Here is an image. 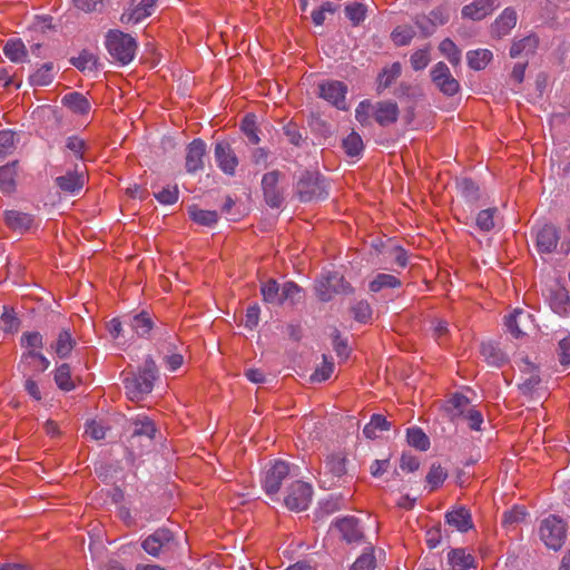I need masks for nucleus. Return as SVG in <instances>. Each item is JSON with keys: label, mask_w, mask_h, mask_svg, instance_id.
<instances>
[{"label": "nucleus", "mask_w": 570, "mask_h": 570, "mask_svg": "<svg viewBox=\"0 0 570 570\" xmlns=\"http://www.w3.org/2000/svg\"><path fill=\"white\" fill-rule=\"evenodd\" d=\"M158 368L151 356H147L138 373H132L124 380L126 395L130 401H140L154 389Z\"/></svg>", "instance_id": "1"}, {"label": "nucleus", "mask_w": 570, "mask_h": 570, "mask_svg": "<svg viewBox=\"0 0 570 570\" xmlns=\"http://www.w3.org/2000/svg\"><path fill=\"white\" fill-rule=\"evenodd\" d=\"M132 431L128 438V454L127 460L131 463L140 453H137L136 449L150 448L156 434V426L154 422L147 416H138L131 421Z\"/></svg>", "instance_id": "2"}, {"label": "nucleus", "mask_w": 570, "mask_h": 570, "mask_svg": "<svg viewBox=\"0 0 570 570\" xmlns=\"http://www.w3.org/2000/svg\"><path fill=\"white\" fill-rule=\"evenodd\" d=\"M296 194L301 202L323 200L327 198V184L317 171L302 173L296 184Z\"/></svg>", "instance_id": "3"}, {"label": "nucleus", "mask_w": 570, "mask_h": 570, "mask_svg": "<svg viewBox=\"0 0 570 570\" xmlns=\"http://www.w3.org/2000/svg\"><path fill=\"white\" fill-rule=\"evenodd\" d=\"M106 47L115 60L121 65H128L135 57L137 42L128 33L110 30L107 35Z\"/></svg>", "instance_id": "4"}, {"label": "nucleus", "mask_w": 570, "mask_h": 570, "mask_svg": "<svg viewBox=\"0 0 570 570\" xmlns=\"http://www.w3.org/2000/svg\"><path fill=\"white\" fill-rule=\"evenodd\" d=\"M539 532L541 540L549 549L557 551L566 543L567 524L557 515H549L542 520Z\"/></svg>", "instance_id": "5"}, {"label": "nucleus", "mask_w": 570, "mask_h": 570, "mask_svg": "<svg viewBox=\"0 0 570 570\" xmlns=\"http://www.w3.org/2000/svg\"><path fill=\"white\" fill-rule=\"evenodd\" d=\"M176 546L175 535L167 528L157 529L141 542L144 551L155 558L173 552Z\"/></svg>", "instance_id": "6"}, {"label": "nucleus", "mask_w": 570, "mask_h": 570, "mask_svg": "<svg viewBox=\"0 0 570 570\" xmlns=\"http://www.w3.org/2000/svg\"><path fill=\"white\" fill-rule=\"evenodd\" d=\"M352 287L338 273H328L315 284V292L322 302H328L334 294L352 293Z\"/></svg>", "instance_id": "7"}, {"label": "nucleus", "mask_w": 570, "mask_h": 570, "mask_svg": "<svg viewBox=\"0 0 570 570\" xmlns=\"http://www.w3.org/2000/svg\"><path fill=\"white\" fill-rule=\"evenodd\" d=\"M312 495V485L297 480L288 487L284 503L292 511H303L308 508Z\"/></svg>", "instance_id": "8"}, {"label": "nucleus", "mask_w": 570, "mask_h": 570, "mask_svg": "<svg viewBox=\"0 0 570 570\" xmlns=\"http://www.w3.org/2000/svg\"><path fill=\"white\" fill-rule=\"evenodd\" d=\"M431 79L435 87L445 96L452 97L460 90L459 81L452 76L444 62H438L431 69Z\"/></svg>", "instance_id": "9"}, {"label": "nucleus", "mask_w": 570, "mask_h": 570, "mask_svg": "<svg viewBox=\"0 0 570 570\" xmlns=\"http://www.w3.org/2000/svg\"><path fill=\"white\" fill-rule=\"evenodd\" d=\"M282 176V173L275 169L264 174L262 178L264 199L272 208H279L284 202L283 190L278 186Z\"/></svg>", "instance_id": "10"}, {"label": "nucleus", "mask_w": 570, "mask_h": 570, "mask_svg": "<svg viewBox=\"0 0 570 570\" xmlns=\"http://www.w3.org/2000/svg\"><path fill=\"white\" fill-rule=\"evenodd\" d=\"M289 474V465L285 461H275L266 471L263 480V489L268 495L276 494L284 479Z\"/></svg>", "instance_id": "11"}, {"label": "nucleus", "mask_w": 570, "mask_h": 570, "mask_svg": "<svg viewBox=\"0 0 570 570\" xmlns=\"http://www.w3.org/2000/svg\"><path fill=\"white\" fill-rule=\"evenodd\" d=\"M207 155V145L200 139L196 138L186 147V161L185 167L188 174H195L204 169L205 157Z\"/></svg>", "instance_id": "12"}, {"label": "nucleus", "mask_w": 570, "mask_h": 570, "mask_svg": "<svg viewBox=\"0 0 570 570\" xmlns=\"http://www.w3.org/2000/svg\"><path fill=\"white\" fill-rule=\"evenodd\" d=\"M215 160L219 169L228 175L234 176L236 171V167L238 166V158L234 150L232 149L229 142L227 141H218L215 145L214 150Z\"/></svg>", "instance_id": "13"}, {"label": "nucleus", "mask_w": 570, "mask_h": 570, "mask_svg": "<svg viewBox=\"0 0 570 570\" xmlns=\"http://www.w3.org/2000/svg\"><path fill=\"white\" fill-rule=\"evenodd\" d=\"M156 0H130L128 9L121 14L122 23H139L151 16Z\"/></svg>", "instance_id": "14"}, {"label": "nucleus", "mask_w": 570, "mask_h": 570, "mask_svg": "<svg viewBox=\"0 0 570 570\" xmlns=\"http://www.w3.org/2000/svg\"><path fill=\"white\" fill-rule=\"evenodd\" d=\"M320 97L331 102L338 109H345V95L347 87L337 80H330L318 86Z\"/></svg>", "instance_id": "15"}, {"label": "nucleus", "mask_w": 570, "mask_h": 570, "mask_svg": "<svg viewBox=\"0 0 570 570\" xmlns=\"http://www.w3.org/2000/svg\"><path fill=\"white\" fill-rule=\"evenodd\" d=\"M6 225L14 233L24 234L29 232L35 224V216L16 209H9L3 213Z\"/></svg>", "instance_id": "16"}, {"label": "nucleus", "mask_w": 570, "mask_h": 570, "mask_svg": "<svg viewBox=\"0 0 570 570\" xmlns=\"http://www.w3.org/2000/svg\"><path fill=\"white\" fill-rule=\"evenodd\" d=\"M400 110L397 104L391 100H382L374 104V119L382 126L387 127L399 119Z\"/></svg>", "instance_id": "17"}, {"label": "nucleus", "mask_w": 570, "mask_h": 570, "mask_svg": "<svg viewBox=\"0 0 570 570\" xmlns=\"http://www.w3.org/2000/svg\"><path fill=\"white\" fill-rule=\"evenodd\" d=\"M56 186L66 194L78 195L85 185V177L77 170H69L55 179Z\"/></svg>", "instance_id": "18"}, {"label": "nucleus", "mask_w": 570, "mask_h": 570, "mask_svg": "<svg viewBox=\"0 0 570 570\" xmlns=\"http://www.w3.org/2000/svg\"><path fill=\"white\" fill-rule=\"evenodd\" d=\"M558 229L550 224H546L537 232V248L540 253H552L559 242Z\"/></svg>", "instance_id": "19"}, {"label": "nucleus", "mask_w": 570, "mask_h": 570, "mask_svg": "<svg viewBox=\"0 0 570 570\" xmlns=\"http://www.w3.org/2000/svg\"><path fill=\"white\" fill-rule=\"evenodd\" d=\"M517 18L515 10L512 8L504 9L491 26L492 36L500 39L509 35L517 24Z\"/></svg>", "instance_id": "20"}, {"label": "nucleus", "mask_w": 570, "mask_h": 570, "mask_svg": "<svg viewBox=\"0 0 570 570\" xmlns=\"http://www.w3.org/2000/svg\"><path fill=\"white\" fill-rule=\"evenodd\" d=\"M335 525L342 533L343 539L348 543L360 542L363 539V532L358 527V520L354 517L337 519Z\"/></svg>", "instance_id": "21"}, {"label": "nucleus", "mask_w": 570, "mask_h": 570, "mask_svg": "<svg viewBox=\"0 0 570 570\" xmlns=\"http://www.w3.org/2000/svg\"><path fill=\"white\" fill-rule=\"evenodd\" d=\"M445 522L460 532H466L473 527L471 513L464 507L446 512Z\"/></svg>", "instance_id": "22"}, {"label": "nucleus", "mask_w": 570, "mask_h": 570, "mask_svg": "<svg viewBox=\"0 0 570 570\" xmlns=\"http://www.w3.org/2000/svg\"><path fill=\"white\" fill-rule=\"evenodd\" d=\"M126 323H128L131 330L139 337L144 338L149 335V333L155 326L151 315L146 311H141L140 313L128 316V321H126Z\"/></svg>", "instance_id": "23"}, {"label": "nucleus", "mask_w": 570, "mask_h": 570, "mask_svg": "<svg viewBox=\"0 0 570 570\" xmlns=\"http://www.w3.org/2000/svg\"><path fill=\"white\" fill-rule=\"evenodd\" d=\"M480 354L488 365L501 367L508 362V356L493 342H483L480 346Z\"/></svg>", "instance_id": "24"}, {"label": "nucleus", "mask_w": 570, "mask_h": 570, "mask_svg": "<svg viewBox=\"0 0 570 570\" xmlns=\"http://www.w3.org/2000/svg\"><path fill=\"white\" fill-rule=\"evenodd\" d=\"M493 10V0H475L462 8V16L475 21L482 20Z\"/></svg>", "instance_id": "25"}, {"label": "nucleus", "mask_w": 570, "mask_h": 570, "mask_svg": "<svg viewBox=\"0 0 570 570\" xmlns=\"http://www.w3.org/2000/svg\"><path fill=\"white\" fill-rule=\"evenodd\" d=\"M549 292V301L552 311L559 315L567 314L570 301L568 291L560 285H556L554 287H551Z\"/></svg>", "instance_id": "26"}, {"label": "nucleus", "mask_w": 570, "mask_h": 570, "mask_svg": "<svg viewBox=\"0 0 570 570\" xmlns=\"http://www.w3.org/2000/svg\"><path fill=\"white\" fill-rule=\"evenodd\" d=\"M539 46V38L531 33L520 40H514L510 48L511 58H517L521 55H533Z\"/></svg>", "instance_id": "27"}, {"label": "nucleus", "mask_w": 570, "mask_h": 570, "mask_svg": "<svg viewBox=\"0 0 570 570\" xmlns=\"http://www.w3.org/2000/svg\"><path fill=\"white\" fill-rule=\"evenodd\" d=\"M523 363L524 366L521 368V371L524 374H529V376L519 384V390L522 394L528 395L537 389L541 382V379L537 373V367L528 358H524Z\"/></svg>", "instance_id": "28"}, {"label": "nucleus", "mask_w": 570, "mask_h": 570, "mask_svg": "<svg viewBox=\"0 0 570 570\" xmlns=\"http://www.w3.org/2000/svg\"><path fill=\"white\" fill-rule=\"evenodd\" d=\"M61 102L75 114L86 115L90 110L89 100L78 91L65 95Z\"/></svg>", "instance_id": "29"}, {"label": "nucleus", "mask_w": 570, "mask_h": 570, "mask_svg": "<svg viewBox=\"0 0 570 570\" xmlns=\"http://www.w3.org/2000/svg\"><path fill=\"white\" fill-rule=\"evenodd\" d=\"M456 187L460 195L470 204H476L481 198L479 185L471 178H461L456 180Z\"/></svg>", "instance_id": "30"}, {"label": "nucleus", "mask_w": 570, "mask_h": 570, "mask_svg": "<svg viewBox=\"0 0 570 570\" xmlns=\"http://www.w3.org/2000/svg\"><path fill=\"white\" fill-rule=\"evenodd\" d=\"M448 562L454 570H469L474 566V558L464 549H452L448 553Z\"/></svg>", "instance_id": "31"}, {"label": "nucleus", "mask_w": 570, "mask_h": 570, "mask_svg": "<svg viewBox=\"0 0 570 570\" xmlns=\"http://www.w3.org/2000/svg\"><path fill=\"white\" fill-rule=\"evenodd\" d=\"M391 428V422L382 414H373L370 422L364 426L363 434L367 439L377 438V432L387 431Z\"/></svg>", "instance_id": "32"}, {"label": "nucleus", "mask_w": 570, "mask_h": 570, "mask_svg": "<svg viewBox=\"0 0 570 570\" xmlns=\"http://www.w3.org/2000/svg\"><path fill=\"white\" fill-rule=\"evenodd\" d=\"M402 72V66L400 62H393L390 67L384 68L377 77V90L381 92L382 90L389 88L400 76Z\"/></svg>", "instance_id": "33"}, {"label": "nucleus", "mask_w": 570, "mask_h": 570, "mask_svg": "<svg viewBox=\"0 0 570 570\" xmlns=\"http://www.w3.org/2000/svg\"><path fill=\"white\" fill-rule=\"evenodd\" d=\"M4 56L12 62H22L27 57V49L21 39H9L3 47Z\"/></svg>", "instance_id": "34"}, {"label": "nucleus", "mask_w": 570, "mask_h": 570, "mask_svg": "<svg viewBox=\"0 0 570 570\" xmlns=\"http://www.w3.org/2000/svg\"><path fill=\"white\" fill-rule=\"evenodd\" d=\"M55 66L52 62L43 63L30 77L29 82L31 86H48L55 78Z\"/></svg>", "instance_id": "35"}, {"label": "nucleus", "mask_w": 570, "mask_h": 570, "mask_svg": "<svg viewBox=\"0 0 570 570\" xmlns=\"http://www.w3.org/2000/svg\"><path fill=\"white\" fill-rule=\"evenodd\" d=\"M263 301L268 304L282 305V288L275 279H268L261 285Z\"/></svg>", "instance_id": "36"}, {"label": "nucleus", "mask_w": 570, "mask_h": 570, "mask_svg": "<svg viewBox=\"0 0 570 570\" xmlns=\"http://www.w3.org/2000/svg\"><path fill=\"white\" fill-rule=\"evenodd\" d=\"M75 345L76 341L72 338L70 332L68 330H62L59 333L56 344L52 346V348L60 358H66L70 355Z\"/></svg>", "instance_id": "37"}, {"label": "nucleus", "mask_w": 570, "mask_h": 570, "mask_svg": "<svg viewBox=\"0 0 570 570\" xmlns=\"http://www.w3.org/2000/svg\"><path fill=\"white\" fill-rule=\"evenodd\" d=\"M16 165L17 161H12L0 167V190L10 194L16 188Z\"/></svg>", "instance_id": "38"}, {"label": "nucleus", "mask_w": 570, "mask_h": 570, "mask_svg": "<svg viewBox=\"0 0 570 570\" xmlns=\"http://www.w3.org/2000/svg\"><path fill=\"white\" fill-rule=\"evenodd\" d=\"M468 65L473 70H482L492 59V52L488 49L471 50L466 53Z\"/></svg>", "instance_id": "39"}, {"label": "nucleus", "mask_w": 570, "mask_h": 570, "mask_svg": "<svg viewBox=\"0 0 570 570\" xmlns=\"http://www.w3.org/2000/svg\"><path fill=\"white\" fill-rule=\"evenodd\" d=\"M188 213L191 220L202 226L212 227L218 220V214L215 210H205L193 206L189 208Z\"/></svg>", "instance_id": "40"}, {"label": "nucleus", "mask_w": 570, "mask_h": 570, "mask_svg": "<svg viewBox=\"0 0 570 570\" xmlns=\"http://www.w3.org/2000/svg\"><path fill=\"white\" fill-rule=\"evenodd\" d=\"M401 286L400 279L391 274H377L375 278L368 284L371 292L377 293L384 288H394Z\"/></svg>", "instance_id": "41"}, {"label": "nucleus", "mask_w": 570, "mask_h": 570, "mask_svg": "<svg viewBox=\"0 0 570 570\" xmlns=\"http://www.w3.org/2000/svg\"><path fill=\"white\" fill-rule=\"evenodd\" d=\"M528 317H530V315L522 309H515L513 313L507 316L505 326L515 338L522 337L524 335V332L520 328V324L522 323L523 318Z\"/></svg>", "instance_id": "42"}, {"label": "nucleus", "mask_w": 570, "mask_h": 570, "mask_svg": "<svg viewBox=\"0 0 570 570\" xmlns=\"http://www.w3.org/2000/svg\"><path fill=\"white\" fill-rule=\"evenodd\" d=\"M344 12L353 26H358L366 18L367 7L361 2H351L345 6Z\"/></svg>", "instance_id": "43"}, {"label": "nucleus", "mask_w": 570, "mask_h": 570, "mask_svg": "<svg viewBox=\"0 0 570 570\" xmlns=\"http://www.w3.org/2000/svg\"><path fill=\"white\" fill-rule=\"evenodd\" d=\"M70 62L80 71L95 70L98 68V58L87 50L81 51L78 57H72Z\"/></svg>", "instance_id": "44"}, {"label": "nucleus", "mask_w": 570, "mask_h": 570, "mask_svg": "<svg viewBox=\"0 0 570 570\" xmlns=\"http://www.w3.org/2000/svg\"><path fill=\"white\" fill-rule=\"evenodd\" d=\"M406 438L407 443L420 451H425L430 446V440L428 435L420 428L407 429Z\"/></svg>", "instance_id": "45"}, {"label": "nucleus", "mask_w": 570, "mask_h": 570, "mask_svg": "<svg viewBox=\"0 0 570 570\" xmlns=\"http://www.w3.org/2000/svg\"><path fill=\"white\" fill-rule=\"evenodd\" d=\"M55 382L60 390L68 392L75 389V383L71 380V371L69 364L63 363L56 370Z\"/></svg>", "instance_id": "46"}, {"label": "nucleus", "mask_w": 570, "mask_h": 570, "mask_svg": "<svg viewBox=\"0 0 570 570\" xmlns=\"http://www.w3.org/2000/svg\"><path fill=\"white\" fill-rule=\"evenodd\" d=\"M343 148L347 156L357 157L362 154L364 145L361 136L352 131L346 138L343 139Z\"/></svg>", "instance_id": "47"}, {"label": "nucleus", "mask_w": 570, "mask_h": 570, "mask_svg": "<svg viewBox=\"0 0 570 570\" xmlns=\"http://www.w3.org/2000/svg\"><path fill=\"white\" fill-rule=\"evenodd\" d=\"M283 132L287 140L296 147H302L306 140V131L301 129L295 122L286 124L283 127Z\"/></svg>", "instance_id": "48"}, {"label": "nucleus", "mask_w": 570, "mask_h": 570, "mask_svg": "<svg viewBox=\"0 0 570 570\" xmlns=\"http://www.w3.org/2000/svg\"><path fill=\"white\" fill-rule=\"evenodd\" d=\"M498 213V208H487L483 210H480L475 218V224L478 228L482 232H490L494 228V216Z\"/></svg>", "instance_id": "49"}, {"label": "nucleus", "mask_w": 570, "mask_h": 570, "mask_svg": "<svg viewBox=\"0 0 570 570\" xmlns=\"http://www.w3.org/2000/svg\"><path fill=\"white\" fill-rule=\"evenodd\" d=\"M446 478L448 472L440 464L433 463L426 474L425 481L430 485V490L434 491L443 484Z\"/></svg>", "instance_id": "50"}, {"label": "nucleus", "mask_w": 570, "mask_h": 570, "mask_svg": "<svg viewBox=\"0 0 570 570\" xmlns=\"http://www.w3.org/2000/svg\"><path fill=\"white\" fill-rule=\"evenodd\" d=\"M17 144V134L13 130H0V157H6L13 153Z\"/></svg>", "instance_id": "51"}, {"label": "nucleus", "mask_w": 570, "mask_h": 570, "mask_svg": "<svg viewBox=\"0 0 570 570\" xmlns=\"http://www.w3.org/2000/svg\"><path fill=\"white\" fill-rule=\"evenodd\" d=\"M374 548L371 546L355 560L350 570H374Z\"/></svg>", "instance_id": "52"}, {"label": "nucleus", "mask_w": 570, "mask_h": 570, "mask_svg": "<svg viewBox=\"0 0 570 570\" xmlns=\"http://www.w3.org/2000/svg\"><path fill=\"white\" fill-rule=\"evenodd\" d=\"M440 51L448 58L453 65L458 66L461 61V51L456 45L449 38L444 39L439 47Z\"/></svg>", "instance_id": "53"}, {"label": "nucleus", "mask_w": 570, "mask_h": 570, "mask_svg": "<svg viewBox=\"0 0 570 570\" xmlns=\"http://www.w3.org/2000/svg\"><path fill=\"white\" fill-rule=\"evenodd\" d=\"M371 117H374V105L363 100L355 109V118L362 126L371 125Z\"/></svg>", "instance_id": "54"}, {"label": "nucleus", "mask_w": 570, "mask_h": 570, "mask_svg": "<svg viewBox=\"0 0 570 570\" xmlns=\"http://www.w3.org/2000/svg\"><path fill=\"white\" fill-rule=\"evenodd\" d=\"M345 458L338 454H333L327 458L325 462V468L331 472L334 476L341 478L346 473Z\"/></svg>", "instance_id": "55"}, {"label": "nucleus", "mask_w": 570, "mask_h": 570, "mask_svg": "<svg viewBox=\"0 0 570 570\" xmlns=\"http://www.w3.org/2000/svg\"><path fill=\"white\" fill-rule=\"evenodd\" d=\"M302 289L294 282H285L282 287V304L286 301H289L292 304H295L299 301Z\"/></svg>", "instance_id": "56"}, {"label": "nucleus", "mask_w": 570, "mask_h": 570, "mask_svg": "<svg viewBox=\"0 0 570 570\" xmlns=\"http://www.w3.org/2000/svg\"><path fill=\"white\" fill-rule=\"evenodd\" d=\"M357 322L366 323L372 316L371 305L366 301H358L351 308Z\"/></svg>", "instance_id": "57"}, {"label": "nucleus", "mask_w": 570, "mask_h": 570, "mask_svg": "<svg viewBox=\"0 0 570 570\" xmlns=\"http://www.w3.org/2000/svg\"><path fill=\"white\" fill-rule=\"evenodd\" d=\"M323 365L320 368H316V371L311 375V381L314 383H321L328 380L333 373V362H328L326 355H323Z\"/></svg>", "instance_id": "58"}, {"label": "nucleus", "mask_w": 570, "mask_h": 570, "mask_svg": "<svg viewBox=\"0 0 570 570\" xmlns=\"http://www.w3.org/2000/svg\"><path fill=\"white\" fill-rule=\"evenodd\" d=\"M240 127L250 144L257 145L261 139L257 135V129L253 116H246L243 119Z\"/></svg>", "instance_id": "59"}, {"label": "nucleus", "mask_w": 570, "mask_h": 570, "mask_svg": "<svg viewBox=\"0 0 570 570\" xmlns=\"http://www.w3.org/2000/svg\"><path fill=\"white\" fill-rule=\"evenodd\" d=\"M20 343L23 347L31 350L43 346V337L39 332H26L22 334Z\"/></svg>", "instance_id": "60"}, {"label": "nucleus", "mask_w": 570, "mask_h": 570, "mask_svg": "<svg viewBox=\"0 0 570 570\" xmlns=\"http://www.w3.org/2000/svg\"><path fill=\"white\" fill-rule=\"evenodd\" d=\"M155 198L164 205L175 204L178 199V188L177 186L163 188L155 194Z\"/></svg>", "instance_id": "61"}, {"label": "nucleus", "mask_w": 570, "mask_h": 570, "mask_svg": "<svg viewBox=\"0 0 570 570\" xmlns=\"http://www.w3.org/2000/svg\"><path fill=\"white\" fill-rule=\"evenodd\" d=\"M66 148L70 150L77 159H82L86 142L78 136H70L66 140Z\"/></svg>", "instance_id": "62"}, {"label": "nucleus", "mask_w": 570, "mask_h": 570, "mask_svg": "<svg viewBox=\"0 0 570 570\" xmlns=\"http://www.w3.org/2000/svg\"><path fill=\"white\" fill-rule=\"evenodd\" d=\"M429 18L431 19L435 28H438L439 26L445 24L450 20V12L448 8L441 6L433 9L429 13Z\"/></svg>", "instance_id": "63"}, {"label": "nucleus", "mask_w": 570, "mask_h": 570, "mask_svg": "<svg viewBox=\"0 0 570 570\" xmlns=\"http://www.w3.org/2000/svg\"><path fill=\"white\" fill-rule=\"evenodd\" d=\"M558 355L561 365L570 364V337H564L559 342Z\"/></svg>", "instance_id": "64"}]
</instances>
